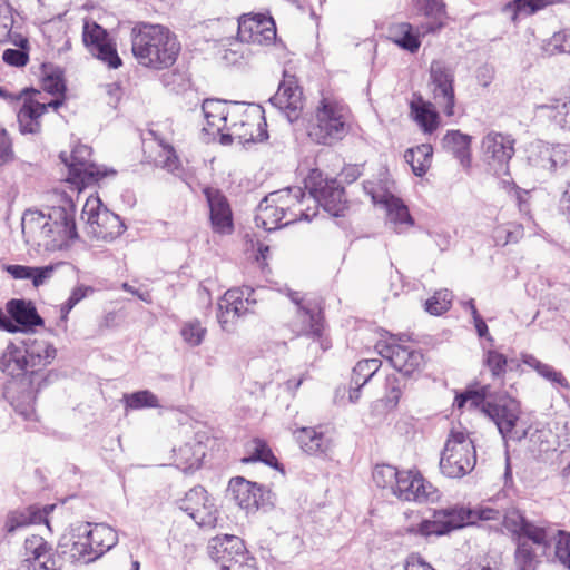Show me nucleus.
<instances>
[{
    "label": "nucleus",
    "mask_w": 570,
    "mask_h": 570,
    "mask_svg": "<svg viewBox=\"0 0 570 570\" xmlns=\"http://www.w3.org/2000/svg\"><path fill=\"white\" fill-rule=\"evenodd\" d=\"M276 26L272 17L257 13L238 19L237 37L240 42L269 46L276 40Z\"/></svg>",
    "instance_id": "412c9836"
},
{
    "label": "nucleus",
    "mask_w": 570,
    "mask_h": 570,
    "mask_svg": "<svg viewBox=\"0 0 570 570\" xmlns=\"http://www.w3.org/2000/svg\"><path fill=\"white\" fill-rule=\"evenodd\" d=\"M484 413L498 428L499 433L504 440H522L527 436V431L519 432L517 423L520 417V403L510 396L500 397L498 401L487 399L482 404Z\"/></svg>",
    "instance_id": "4468645a"
},
{
    "label": "nucleus",
    "mask_w": 570,
    "mask_h": 570,
    "mask_svg": "<svg viewBox=\"0 0 570 570\" xmlns=\"http://www.w3.org/2000/svg\"><path fill=\"white\" fill-rule=\"evenodd\" d=\"M375 348L382 357L389 360L391 365L402 376H411L424 363V356L421 351L394 342L379 341Z\"/></svg>",
    "instance_id": "aec40b11"
},
{
    "label": "nucleus",
    "mask_w": 570,
    "mask_h": 570,
    "mask_svg": "<svg viewBox=\"0 0 570 570\" xmlns=\"http://www.w3.org/2000/svg\"><path fill=\"white\" fill-rule=\"evenodd\" d=\"M561 0H513L503 7V12L511 13L512 21H515L519 14H532L542 8L558 3Z\"/></svg>",
    "instance_id": "a19ab883"
},
{
    "label": "nucleus",
    "mask_w": 570,
    "mask_h": 570,
    "mask_svg": "<svg viewBox=\"0 0 570 570\" xmlns=\"http://www.w3.org/2000/svg\"><path fill=\"white\" fill-rule=\"evenodd\" d=\"M556 558L561 564L570 569V533L564 530L558 531L556 542Z\"/></svg>",
    "instance_id": "13d9d810"
},
{
    "label": "nucleus",
    "mask_w": 570,
    "mask_h": 570,
    "mask_svg": "<svg viewBox=\"0 0 570 570\" xmlns=\"http://www.w3.org/2000/svg\"><path fill=\"white\" fill-rule=\"evenodd\" d=\"M305 200V191L298 186L272 191L259 202L255 224L266 232H272L297 220L311 222L315 212L309 213V206L303 208Z\"/></svg>",
    "instance_id": "7ed1b4c3"
},
{
    "label": "nucleus",
    "mask_w": 570,
    "mask_h": 570,
    "mask_svg": "<svg viewBox=\"0 0 570 570\" xmlns=\"http://www.w3.org/2000/svg\"><path fill=\"white\" fill-rule=\"evenodd\" d=\"M14 160L12 140L6 129H0V167Z\"/></svg>",
    "instance_id": "680f3d73"
},
{
    "label": "nucleus",
    "mask_w": 570,
    "mask_h": 570,
    "mask_svg": "<svg viewBox=\"0 0 570 570\" xmlns=\"http://www.w3.org/2000/svg\"><path fill=\"white\" fill-rule=\"evenodd\" d=\"M476 463L473 441L462 431L452 430L446 439L439 462L440 471L451 479L463 478Z\"/></svg>",
    "instance_id": "423d86ee"
},
{
    "label": "nucleus",
    "mask_w": 570,
    "mask_h": 570,
    "mask_svg": "<svg viewBox=\"0 0 570 570\" xmlns=\"http://www.w3.org/2000/svg\"><path fill=\"white\" fill-rule=\"evenodd\" d=\"M219 311H228L232 314V318H238L248 312L247 307H244L242 301V292L228 289L218 302Z\"/></svg>",
    "instance_id": "de8ad7c7"
},
{
    "label": "nucleus",
    "mask_w": 570,
    "mask_h": 570,
    "mask_svg": "<svg viewBox=\"0 0 570 570\" xmlns=\"http://www.w3.org/2000/svg\"><path fill=\"white\" fill-rule=\"evenodd\" d=\"M296 441L301 449L311 455L325 453L327 449V440L322 432L314 428H302L295 433Z\"/></svg>",
    "instance_id": "4c0bfd02"
},
{
    "label": "nucleus",
    "mask_w": 570,
    "mask_h": 570,
    "mask_svg": "<svg viewBox=\"0 0 570 570\" xmlns=\"http://www.w3.org/2000/svg\"><path fill=\"white\" fill-rule=\"evenodd\" d=\"M570 164V146L551 145V173H556Z\"/></svg>",
    "instance_id": "bf43d9fd"
},
{
    "label": "nucleus",
    "mask_w": 570,
    "mask_h": 570,
    "mask_svg": "<svg viewBox=\"0 0 570 570\" xmlns=\"http://www.w3.org/2000/svg\"><path fill=\"white\" fill-rule=\"evenodd\" d=\"M203 193L209 207L213 230L219 234L230 233L234 227L233 213L227 197L222 190L213 187L204 188Z\"/></svg>",
    "instance_id": "393cba45"
},
{
    "label": "nucleus",
    "mask_w": 570,
    "mask_h": 570,
    "mask_svg": "<svg viewBox=\"0 0 570 570\" xmlns=\"http://www.w3.org/2000/svg\"><path fill=\"white\" fill-rule=\"evenodd\" d=\"M24 549L27 551L28 560H32L35 563H37L40 568V570H43L41 568V562H45L50 554H53L51 552V547L42 537L39 535H32L24 541Z\"/></svg>",
    "instance_id": "79ce46f5"
},
{
    "label": "nucleus",
    "mask_w": 570,
    "mask_h": 570,
    "mask_svg": "<svg viewBox=\"0 0 570 570\" xmlns=\"http://www.w3.org/2000/svg\"><path fill=\"white\" fill-rule=\"evenodd\" d=\"M304 189L308 190L307 200L314 204L313 210L317 214L318 207H323L333 217L344 215L346 209V199L344 187L335 178H323L318 169H313L304 179Z\"/></svg>",
    "instance_id": "0eeeda50"
},
{
    "label": "nucleus",
    "mask_w": 570,
    "mask_h": 570,
    "mask_svg": "<svg viewBox=\"0 0 570 570\" xmlns=\"http://www.w3.org/2000/svg\"><path fill=\"white\" fill-rule=\"evenodd\" d=\"M22 347L30 368V383L33 384L39 371L55 360L57 350L51 343L37 338L24 340Z\"/></svg>",
    "instance_id": "c756f323"
},
{
    "label": "nucleus",
    "mask_w": 570,
    "mask_h": 570,
    "mask_svg": "<svg viewBox=\"0 0 570 570\" xmlns=\"http://www.w3.org/2000/svg\"><path fill=\"white\" fill-rule=\"evenodd\" d=\"M202 110L208 127L204 128L205 130L216 129L220 132L226 127L228 112L224 101L219 99H205Z\"/></svg>",
    "instance_id": "58836bf2"
},
{
    "label": "nucleus",
    "mask_w": 570,
    "mask_h": 570,
    "mask_svg": "<svg viewBox=\"0 0 570 570\" xmlns=\"http://www.w3.org/2000/svg\"><path fill=\"white\" fill-rule=\"evenodd\" d=\"M90 156L91 148L87 145L76 146L70 156L65 151L59 155L60 160L68 167L69 181L79 188L94 185L109 174H116L114 169H101L89 159Z\"/></svg>",
    "instance_id": "f8f14e48"
},
{
    "label": "nucleus",
    "mask_w": 570,
    "mask_h": 570,
    "mask_svg": "<svg viewBox=\"0 0 570 570\" xmlns=\"http://www.w3.org/2000/svg\"><path fill=\"white\" fill-rule=\"evenodd\" d=\"M62 265H65V262L51 263L45 266L8 264L3 265V271L14 279H29L33 287L39 288L49 282L55 272Z\"/></svg>",
    "instance_id": "7c9ffc66"
},
{
    "label": "nucleus",
    "mask_w": 570,
    "mask_h": 570,
    "mask_svg": "<svg viewBox=\"0 0 570 570\" xmlns=\"http://www.w3.org/2000/svg\"><path fill=\"white\" fill-rule=\"evenodd\" d=\"M227 492L235 503L247 512H255L273 504L271 490L243 476L233 478Z\"/></svg>",
    "instance_id": "f3484780"
},
{
    "label": "nucleus",
    "mask_w": 570,
    "mask_h": 570,
    "mask_svg": "<svg viewBox=\"0 0 570 570\" xmlns=\"http://www.w3.org/2000/svg\"><path fill=\"white\" fill-rule=\"evenodd\" d=\"M401 471L390 464L376 465L373 471V480L380 488L390 487L392 490L400 476Z\"/></svg>",
    "instance_id": "864d4df0"
},
{
    "label": "nucleus",
    "mask_w": 570,
    "mask_h": 570,
    "mask_svg": "<svg viewBox=\"0 0 570 570\" xmlns=\"http://www.w3.org/2000/svg\"><path fill=\"white\" fill-rule=\"evenodd\" d=\"M46 220L51 228L61 230L63 234L70 235V238L78 239L79 234L76 226V205L70 196L61 195L59 204L51 206L48 213H45Z\"/></svg>",
    "instance_id": "cd10ccee"
},
{
    "label": "nucleus",
    "mask_w": 570,
    "mask_h": 570,
    "mask_svg": "<svg viewBox=\"0 0 570 570\" xmlns=\"http://www.w3.org/2000/svg\"><path fill=\"white\" fill-rule=\"evenodd\" d=\"M484 365L491 371V374L494 379L502 377L507 367L509 366L512 370V365L514 361H508L507 356L495 350H488L484 354Z\"/></svg>",
    "instance_id": "09e8293b"
},
{
    "label": "nucleus",
    "mask_w": 570,
    "mask_h": 570,
    "mask_svg": "<svg viewBox=\"0 0 570 570\" xmlns=\"http://www.w3.org/2000/svg\"><path fill=\"white\" fill-rule=\"evenodd\" d=\"M455 70L443 60H433L429 70V89L435 105L446 117L455 115Z\"/></svg>",
    "instance_id": "ddd939ff"
},
{
    "label": "nucleus",
    "mask_w": 570,
    "mask_h": 570,
    "mask_svg": "<svg viewBox=\"0 0 570 570\" xmlns=\"http://www.w3.org/2000/svg\"><path fill=\"white\" fill-rule=\"evenodd\" d=\"M81 218L86 219L94 233L105 240L116 239L127 228L121 218L104 207L98 197L87 199L82 208Z\"/></svg>",
    "instance_id": "2eb2a0df"
},
{
    "label": "nucleus",
    "mask_w": 570,
    "mask_h": 570,
    "mask_svg": "<svg viewBox=\"0 0 570 570\" xmlns=\"http://www.w3.org/2000/svg\"><path fill=\"white\" fill-rule=\"evenodd\" d=\"M0 370L12 377L30 373L23 347L9 343L0 357Z\"/></svg>",
    "instance_id": "c9c22d12"
},
{
    "label": "nucleus",
    "mask_w": 570,
    "mask_h": 570,
    "mask_svg": "<svg viewBox=\"0 0 570 570\" xmlns=\"http://www.w3.org/2000/svg\"><path fill=\"white\" fill-rule=\"evenodd\" d=\"M366 194H368L375 204H381L386 210L389 223L394 226L395 232L402 233L414 225V218L411 216L409 207L404 202L391 193L377 195L374 187L364 185Z\"/></svg>",
    "instance_id": "b1692460"
},
{
    "label": "nucleus",
    "mask_w": 570,
    "mask_h": 570,
    "mask_svg": "<svg viewBox=\"0 0 570 570\" xmlns=\"http://www.w3.org/2000/svg\"><path fill=\"white\" fill-rule=\"evenodd\" d=\"M515 140L511 135L490 131L483 138L481 148L484 160L495 170L503 174L508 173V164L514 155Z\"/></svg>",
    "instance_id": "5701e85b"
},
{
    "label": "nucleus",
    "mask_w": 570,
    "mask_h": 570,
    "mask_svg": "<svg viewBox=\"0 0 570 570\" xmlns=\"http://www.w3.org/2000/svg\"><path fill=\"white\" fill-rule=\"evenodd\" d=\"M502 524L514 543V564L518 570H535L540 557L550 547L546 521L530 520L517 508L508 509L502 515Z\"/></svg>",
    "instance_id": "f257e3e1"
},
{
    "label": "nucleus",
    "mask_w": 570,
    "mask_h": 570,
    "mask_svg": "<svg viewBox=\"0 0 570 570\" xmlns=\"http://www.w3.org/2000/svg\"><path fill=\"white\" fill-rule=\"evenodd\" d=\"M471 141L470 135L460 130H448L441 144L442 148L458 159L462 167L469 168L471 166Z\"/></svg>",
    "instance_id": "72a5a7b5"
},
{
    "label": "nucleus",
    "mask_w": 570,
    "mask_h": 570,
    "mask_svg": "<svg viewBox=\"0 0 570 570\" xmlns=\"http://www.w3.org/2000/svg\"><path fill=\"white\" fill-rule=\"evenodd\" d=\"M500 517V511L490 507L441 509L433 512L432 520L423 519L417 524L406 525L404 532L424 538L433 534L440 537L473 523L475 520H499Z\"/></svg>",
    "instance_id": "20e7f679"
},
{
    "label": "nucleus",
    "mask_w": 570,
    "mask_h": 570,
    "mask_svg": "<svg viewBox=\"0 0 570 570\" xmlns=\"http://www.w3.org/2000/svg\"><path fill=\"white\" fill-rule=\"evenodd\" d=\"M491 396V389L489 385H483L478 390H466L464 393L458 394L454 404L458 409H462L468 401L482 411V404Z\"/></svg>",
    "instance_id": "3c124183"
},
{
    "label": "nucleus",
    "mask_w": 570,
    "mask_h": 570,
    "mask_svg": "<svg viewBox=\"0 0 570 570\" xmlns=\"http://www.w3.org/2000/svg\"><path fill=\"white\" fill-rule=\"evenodd\" d=\"M528 161L531 166L551 173V145L544 141H537L529 150Z\"/></svg>",
    "instance_id": "a18cd8bd"
},
{
    "label": "nucleus",
    "mask_w": 570,
    "mask_h": 570,
    "mask_svg": "<svg viewBox=\"0 0 570 570\" xmlns=\"http://www.w3.org/2000/svg\"><path fill=\"white\" fill-rule=\"evenodd\" d=\"M404 570H435L421 556L411 553L405 559Z\"/></svg>",
    "instance_id": "774afa93"
},
{
    "label": "nucleus",
    "mask_w": 570,
    "mask_h": 570,
    "mask_svg": "<svg viewBox=\"0 0 570 570\" xmlns=\"http://www.w3.org/2000/svg\"><path fill=\"white\" fill-rule=\"evenodd\" d=\"M538 374L554 385L564 387L567 390L570 387L563 374L549 364L541 366V370L538 371Z\"/></svg>",
    "instance_id": "69168bd1"
},
{
    "label": "nucleus",
    "mask_w": 570,
    "mask_h": 570,
    "mask_svg": "<svg viewBox=\"0 0 570 570\" xmlns=\"http://www.w3.org/2000/svg\"><path fill=\"white\" fill-rule=\"evenodd\" d=\"M382 365L379 358L361 360L353 367L351 384L365 385L380 370Z\"/></svg>",
    "instance_id": "37998d69"
},
{
    "label": "nucleus",
    "mask_w": 570,
    "mask_h": 570,
    "mask_svg": "<svg viewBox=\"0 0 570 570\" xmlns=\"http://www.w3.org/2000/svg\"><path fill=\"white\" fill-rule=\"evenodd\" d=\"M45 89L51 95L63 94L66 83L61 73H51L45 78Z\"/></svg>",
    "instance_id": "338daca9"
},
{
    "label": "nucleus",
    "mask_w": 570,
    "mask_h": 570,
    "mask_svg": "<svg viewBox=\"0 0 570 570\" xmlns=\"http://www.w3.org/2000/svg\"><path fill=\"white\" fill-rule=\"evenodd\" d=\"M160 145L163 147V153L160 154L161 167L170 173H175L179 169L180 163L174 147L163 142Z\"/></svg>",
    "instance_id": "0e129e2a"
},
{
    "label": "nucleus",
    "mask_w": 570,
    "mask_h": 570,
    "mask_svg": "<svg viewBox=\"0 0 570 570\" xmlns=\"http://www.w3.org/2000/svg\"><path fill=\"white\" fill-rule=\"evenodd\" d=\"M289 327L297 336L320 338L324 330V316L320 304L304 305L296 309Z\"/></svg>",
    "instance_id": "bb28decb"
},
{
    "label": "nucleus",
    "mask_w": 570,
    "mask_h": 570,
    "mask_svg": "<svg viewBox=\"0 0 570 570\" xmlns=\"http://www.w3.org/2000/svg\"><path fill=\"white\" fill-rule=\"evenodd\" d=\"M46 510H40L36 505H30L22 510L10 511L7 514L4 530L9 534L28 527L30 524L41 523L46 520Z\"/></svg>",
    "instance_id": "f704fd0d"
},
{
    "label": "nucleus",
    "mask_w": 570,
    "mask_h": 570,
    "mask_svg": "<svg viewBox=\"0 0 570 570\" xmlns=\"http://www.w3.org/2000/svg\"><path fill=\"white\" fill-rule=\"evenodd\" d=\"M2 60L9 66L24 67L29 61V51L9 48L3 51Z\"/></svg>",
    "instance_id": "e2e57ef3"
},
{
    "label": "nucleus",
    "mask_w": 570,
    "mask_h": 570,
    "mask_svg": "<svg viewBox=\"0 0 570 570\" xmlns=\"http://www.w3.org/2000/svg\"><path fill=\"white\" fill-rule=\"evenodd\" d=\"M125 406L130 410H140L145 407H158L157 396L149 390H141L124 395Z\"/></svg>",
    "instance_id": "49530a36"
},
{
    "label": "nucleus",
    "mask_w": 570,
    "mask_h": 570,
    "mask_svg": "<svg viewBox=\"0 0 570 570\" xmlns=\"http://www.w3.org/2000/svg\"><path fill=\"white\" fill-rule=\"evenodd\" d=\"M393 493L403 501L417 503L435 502L440 498L439 490L426 481L419 472L401 471L393 488Z\"/></svg>",
    "instance_id": "6ab92c4d"
},
{
    "label": "nucleus",
    "mask_w": 570,
    "mask_h": 570,
    "mask_svg": "<svg viewBox=\"0 0 570 570\" xmlns=\"http://www.w3.org/2000/svg\"><path fill=\"white\" fill-rule=\"evenodd\" d=\"M244 462H262L275 470L284 472L283 465L278 462L272 450L261 441L256 443L253 453L248 459H245Z\"/></svg>",
    "instance_id": "603ef678"
},
{
    "label": "nucleus",
    "mask_w": 570,
    "mask_h": 570,
    "mask_svg": "<svg viewBox=\"0 0 570 570\" xmlns=\"http://www.w3.org/2000/svg\"><path fill=\"white\" fill-rule=\"evenodd\" d=\"M208 554L219 570H257L256 561L249 556L244 541L233 534L212 538Z\"/></svg>",
    "instance_id": "6e6552de"
},
{
    "label": "nucleus",
    "mask_w": 570,
    "mask_h": 570,
    "mask_svg": "<svg viewBox=\"0 0 570 570\" xmlns=\"http://www.w3.org/2000/svg\"><path fill=\"white\" fill-rule=\"evenodd\" d=\"M131 52L146 68L163 70L171 67L180 52V42L167 27L137 22L130 30Z\"/></svg>",
    "instance_id": "f03ea898"
},
{
    "label": "nucleus",
    "mask_w": 570,
    "mask_h": 570,
    "mask_svg": "<svg viewBox=\"0 0 570 570\" xmlns=\"http://www.w3.org/2000/svg\"><path fill=\"white\" fill-rule=\"evenodd\" d=\"M22 233L27 242H32L47 252H56L68 248L71 242L70 235L51 228L46 220L45 213L38 209L26 210L22 217Z\"/></svg>",
    "instance_id": "1a4fd4ad"
},
{
    "label": "nucleus",
    "mask_w": 570,
    "mask_h": 570,
    "mask_svg": "<svg viewBox=\"0 0 570 570\" xmlns=\"http://www.w3.org/2000/svg\"><path fill=\"white\" fill-rule=\"evenodd\" d=\"M177 504L198 527L208 529L216 527L218 510L214 499L209 497L204 487L196 485L191 488Z\"/></svg>",
    "instance_id": "dca6fc26"
},
{
    "label": "nucleus",
    "mask_w": 570,
    "mask_h": 570,
    "mask_svg": "<svg viewBox=\"0 0 570 570\" xmlns=\"http://www.w3.org/2000/svg\"><path fill=\"white\" fill-rule=\"evenodd\" d=\"M78 533L82 537L85 533L87 534L94 556L89 557V560L98 559L118 542L117 532L111 527L104 523H97L91 527L89 522H78Z\"/></svg>",
    "instance_id": "c85d7f7f"
},
{
    "label": "nucleus",
    "mask_w": 570,
    "mask_h": 570,
    "mask_svg": "<svg viewBox=\"0 0 570 570\" xmlns=\"http://www.w3.org/2000/svg\"><path fill=\"white\" fill-rule=\"evenodd\" d=\"M303 91L297 86L295 78L292 76L279 85L277 92L269 99V102L284 111L289 122L296 120L303 107Z\"/></svg>",
    "instance_id": "a878e982"
},
{
    "label": "nucleus",
    "mask_w": 570,
    "mask_h": 570,
    "mask_svg": "<svg viewBox=\"0 0 570 570\" xmlns=\"http://www.w3.org/2000/svg\"><path fill=\"white\" fill-rule=\"evenodd\" d=\"M47 110H48V105L29 99L22 104V106L18 112V118L39 120L40 117L45 112H47Z\"/></svg>",
    "instance_id": "052dcab7"
},
{
    "label": "nucleus",
    "mask_w": 570,
    "mask_h": 570,
    "mask_svg": "<svg viewBox=\"0 0 570 570\" xmlns=\"http://www.w3.org/2000/svg\"><path fill=\"white\" fill-rule=\"evenodd\" d=\"M89 557H94L87 534L78 533V523L72 524L67 533H65L57 546L53 554H50L45 562H41L43 570H63L67 562L73 563L83 560L90 562Z\"/></svg>",
    "instance_id": "9b49d317"
},
{
    "label": "nucleus",
    "mask_w": 570,
    "mask_h": 570,
    "mask_svg": "<svg viewBox=\"0 0 570 570\" xmlns=\"http://www.w3.org/2000/svg\"><path fill=\"white\" fill-rule=\"evenodd\" d=\"M535 114L552 121L561 129L570 130V95L551 98L546 104L534 106Z\"/></svg>",
    "instance_id": "473e14b6"
},
{
    "label": "nucleus",
    "mask_w": 570,
    "mask_h": 570,
    "mask_svg": "<svg viewBox=\"0 0 570 570\" xmlns=\"http://www.w3.org/2000/svg\"><path fill=\"white\" fill-rule=\"evenodd\" d=\"M206 328L202 326L198 320L186 323L180 331V334L186 343L191 346L202 344L206 334Z\"/></svg>",
    "instance_id": "6e6d98bb"
},
{
    "label": "nucleus",
    "mask_w": 570,
    "mask_h": 570,
    "mask_svg": "<svg viewBox=\"0 0 570 570\" xmlns=\"http://www.w3.org/2000/svg\"><path fill=\"white\" fill-rule=\"evenodd\" d=\"M405 376L396 375V374H390L385 379V395L387 399V403H391L393 405H396L401 394L402 389L404 386L403 380Z\"/></svg>",
    "instance_id": "4d7b16f0"
},
{
    "label": "nucleus",
    "mask_w": 570,
    "mask_h": 570,
    "mask_svg": "<svg viewBox=\"0 0 570 570\" xmlns=\"http://www.w3.org/2000/svg\"><path fill=\"white\" fill-rule=\"evenodd\" d=\"M444 27V22H426L413 27L409 22L393 23L389 27V39L399 48L415 53L421 47V38L429 33H435Z\"/></svg>",
    "instance_id": "4be33fe9"
},
{
    "label": "nucleus",
    "mask_w": 570,
    "mask_h": 570,
    "mask_svg": "<svg viewBox=\"0 0 570 570\" xmlns=\"http://www.w3.org/2000/svg\"><path fill=\"white\" fill-rule=\"evenodd\" d=\"M433 148L430 144H422L405 151L404 158L411 166L415 176L422 177L431 166Z\"/></svg>",
    "instance_id": "ea45409f"
},
{
    "label": "nucleus",
    "mask_w": 570,
    "mask_h": 570,
    "mask_svg": "<svg viewBox=\"0 0 570 570\" xmlns=\"http://www.w3.org/2000/svg\"><path fill=\"white\" fill-rule=\"evenodd\" d=\"M435 102L424 101L421 105L411 104L413 119L424 134L434 132L441 122L440 112Z\"/></svg>",
    "instance_id": "e433bc0d"
},
{
    "label": "nucleus",
    "mask_w": 570,
    "mask_h": 570,
    "mask_svg": "<svg viewBox=\"0 0 570 570\" xmlns=\"http://www.w3.org/2000/svg\"><path fill=\"white\" fill-rule=\"evenodd\" d=\"M543 50L549 56L570 55V29H563L554 32L544 43Z\"/></svg>",
    "instance_id": "8fccbe9b"
},
{
    "label": "nucleus",
    "mask_w": 570,
    "mask_h": 570,
    "mask_svg": "<svg viewBox=\"0 0 570 570\" xmlns=\"http://www.w3.org/2000/svg\"><path fill=\"white\" fill-rule=\"evenodd\" d=\"M45 320L40 316L32 301L11 298L6 304V312L0 307V330L10 334H32L37 327L43 326Z\"/></svg>",
    "instance_id": "9d476101"
},
{
    "label": "nucleus",
    "mask_w": 570,
    "mask_h": 570,
    "mask_svg": "<svg viewBox=\"0 0 570 570\" xmlns=\"http://www.w3.org/2000/svg\"><path fill=\"white\" fill-rule=\"evenodd\" d=\"M453 294L446 288L436 291L433 296L424 303V309L431 315H442L452 306Z\"/></svg>",
    "instance_id": "c03bdc74"
},
{
    "label": "nucleus",
    "mask_w": 570,
    "mask_h": 570,
    "mask_svg": "<svg viewBox=\"0 0 570 570\" xmlns=\"http://www.w3.org/2000/svg\"><path fill=\"white\" fill-rule=\"evenodd\" d=\"M82 41L89 52L110 69H117L122 65V60L107 30L97 22L86 21L83 23Z\"/></svg>",
    "instance_id": "a211bd4d"
},
{
    "label": "nucleus",
    "mask_w": 570,
    "mask_h": 570,
    "mask_svg": "<svg viewBox=\"0 0 570 570\" xmlns=\"http://www.w3.org/2000/svg\"><path fill=\"white\" fill-rule=\"evenodd\" d=\"M414 6L425 17L433 19L432 22H443L445 4L442 0H414Z\"/></svg>",
    "instance_id": "5fc2aeb1"
},
{
    "label": "nucleus",
    "mask_w": 570,
    "mask_h": 570,
    "mask_svg": "<svg viewBox=\"0 0 570 570\" xmlns=\"http://www.w3.org/2000/svg\"><path fill=\"white\" fill-rule=\"evenodd\" d=\"M257 121L240 120L234 122L232 129H234L235 139L247 147L248 145L263 142L267 140V122L263 115V110H257Z\"/></svg>",
    "instance_id": "2f4dec72"
},
{
    "label": "nucleus",
    "mask_w": 570,
    "mask_h": 570,
    "mask_svg": "<svg viewBox=\"0 0 570 570\" xmlns=\"http://www.w3.org/2000/svg\"><path fill=\"white\" fill-rule=\"evenodd\" d=\"M348 109L334 99L323 98L316 108L315 122L308 128L309 138L318 145L332 146L348 132Z\"/></svg>",
    "instance_id": "39448f33"
}]
</instances>
